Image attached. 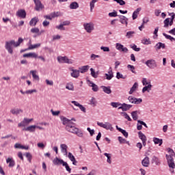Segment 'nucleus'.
I'll return each instance as SVG.
<instances>
[{
  "label": "nucleus",
  "instance_id": "09e8293b",
  "mask_svg": "<svg viewBox=\"0 0 175 175\" xmlns=\"http://www.w3.org/2000/svg\"><path fill=\"white\" fill-rule=\"evenodd\" d=\"M141 43H142V44H151V41L150 40V38H143Z\"/></svg>",
  "mask_w": 175,
  "mask_h": 175
},
{
  "label": "nucleus",
  "instance_id": "473e14b6",
  "mask_svg": "<svg viewBox=\"0 0 175 175\" xmlns=\"http://www.w3.org/2000/svg\"><path fill=\"white\" fill-rule=\"evenodd\" d=\"M140 10H142L141 8H137L136 10H135L133 13V20H136L137 18V16L139 15V13L140 12Z\"/></svg>",
  "mask_w": 175,
  "mask_h": 175
},
{
  "label": "nucleus",
  "instance_id": "8fccbe9b",
  "mask_svg": "<svg viewBox=\"0 0 175 175\" xmlns=\"http://www.w3.org/2000/svg\"><path fill=\"white\" fill-rule=\"evenodd\" d=\"M105 157H107V163L111 164V154L108 153H104Z\"/></svg>",
  "mask_w": 175,
  "mask_h": 175
},
{
  "label": "nucleus",
  "instance_id": "a878e982",
  "mask_svg": "<svg viewBox=\"0 0 175 175\" xmlns=\"http://www.w3.org/2000/svg\"><path fill=\"white\" fill-rule=\"evenodd\" d=\"M31 75H32V77L33 80H36V81H39L40 78L39 75H38V72L36 70H31L30 71Z\"/></svg>",
  "mask_w": 175,
  "mask_h": 175
},
{
  "label": "nucleus",
  "instance_id": "3c124183",
  "mask_svg": "<svg viewBox=\"0 0 175 175\" xmlns=\"http://www.w3.org/2000/svg\"><path fill=\"white\" fill-rule=\"evenodd\" d=\"M96 58H100V55H95L94 53H92L90 55V61H95V59H96Z\"/></svg>",
  "mask_w": 175,
  "mask_h": 175
},
{
  "label": "nucleus",
  "instance_id": "412c9836",
  "mask_svg": "<svg viewBox=\"0 0 175 175\" xmlns=\"http://www.w3.org/2000/svg\"><path fill=\"white\" fill-rule=\"evenodd\" d=\"M71 103H73V105H75V106H77V107H79L81 111L85 113V107H84V106L79 103L77 101L73 100L71 101Z\"/></svg>",
  "mask_w": 175,
  "mask_h": 175
},
{
  "label": "nucleus",
  "instance_id": "a211bd4d",
  "mask_svg": "<svg viewBox=\"0 0 175 175\" xmlns=\"http://www.w3.org/2000/svg\"><path fill=\"white\" fill-rule=\"evenodd\" d=\"M132 107V105H128L126 103L121 104V105L118 107V109H121L122 111H128L129 109Z\"/></svg>",
  "mask_w": 175,
  "mask_h": 175
},
{
  "label": "nucleus",
  "instance_id": "c85d7f7f",
  "mask_svg": "<svg viewBox=\"0 0 175 175\" xmlns=\"http://www.w3.org/2000/svg\"><path fill=\"white\" fill-rule=\"evenodd\" d=\"M88 69H90V66H88V65L80 67L79 68V73H85V72H88Z\"/></svg>",
  "mask_w": 175,
  "mask_h": 175
},
{
  "label": "nucleus",
  "instance_id": "4c0bfd02",
  "mask_svg": "<svg viewBox=\"0 0 175 175\" xmlns=\"http://www.w3.org/2000/svg\"><path fill=\"white\" fill-rule=\"evenodd\" d=\"M165 44H163L162 42H159L156 44L155 49L156 50H161V49H165Z\"/></svg>",
  "mask_w": 175,
  "mask_h": 175
},
{
  "label": "nucleus",
  "instance_id": "bb28decb",
  "mask_svg": "<svg viewBox=\"0 0 175 175\" xmlns=\"http://www.w3.org/2000/svg\"><path fill=\"white\" fill-rule=\"evenodd\" d=\"M105 76L107 80H111V79H113V77H114V75L113 74V70H109L108 71V73L105 74Z\"/></svg>",
  "mask_w": 175,
  "mask_h": 175
},
{
  "label": "nucleus",
  "instance_id": "393cba45",
  "mask_svg": "<svg viewBox=\"0 0 175 175\" xmlns=\"http://www.w3.org/2000/svg\"><path fill=\"white\" fill-rule=\"evenodd\" d=\"M31 43V41L30 40L29 42V47L27 48V50H33L34 49H38V47H40L41 45L40 43L36 44L33 45H32Z\"/></svg>",
  "mask_w": 175,
  "mask_h": 175
},
{
  "label": "nucleus",
  "instance_id": "1a4fd4ad",
  "mask_svg": "<svg viewBox=\"0 0 175 175\" xmlns=\"http://www.w3.org/2000/svg\"><path fill=\"white\" fill-rule=\"evenodd\" d=\"M68 70L71 72V77H73L74 79H79V77H80V70L75 69L74 67H70L68 68Z\"/></svg>",
  "mask_w": 175,
  "mask_h": 175
},
{
  "label": "nucleus",
  "instance_id": "a18cd8bd",
  "mask_svg": "<svg viewBox=\"0 0 175 175\" xmlns=\"http://www.w3.org/2000/svg\"><path fill=\"white\" fill-rule=\"evenodd\" d=\"M134 34H135V31H128L126 33V38H127V39H131V38H133Z\"/></svg>",
  "mask_w": 175,
  "mask_h": 175
},
{
  "label": "nucleus",
  "instance_id": "603ef678",
  "mask_svg": "<svg viewBox=\"0 0 175 175\" xmlns=\"http://www.w3.org/2000/svg\"><path fill=\"white\" fill-rule=\"evenodd\" d=\"M121 115L123 116V117H124L126 120H128L129 121H132V118H131V117L129 116V115H128V113H126V112H122Z\"/></svg>",
  "mask_w": 175,
  "mask_h": 175
},
{
  "label": "nucleus",
  "instance_id": "2f4dec72",
  "mask_svg": "<svg viewBox=\"0 0 175 175\" xmlns=\"http://www.w3.org/2000/svg\"><path fill=\"white\" fill-rule=\"evenodd\" d=\"M38 21L39 18L38 17H34L30 21L29 25H31V27H35Z\"/></svg>",
  "mask_w": 175,
  "mask_h": 175
},
{
  "label": "nucleus",
  "instance_id": "49530a36",
  "mask_svg": "<svg viewBox=\"0 0 175 175\" xmlns=\"http://www.w3.org/2000/svg\"><path fill=\"white\" fill-rule=\"evenodd\" d=\"M169 16H171L170 25L172 26V25H173V21H174V18H175V14H174V12L169 13Z\"/></svg>",
  "mask_w": 175,
  "mask_h": 175
},
{
  "label": "nucleus",
  "instance_id": "6e6552de",
  "mask_svg": "<svg viewBox=\"0 0 175 175\" xmlns=\"http://www.w3.org/2000/svg\"><path fill=\"white\" fill-rule=\"evenodd\" d=\"M97 125L101 128H104V129H107V131H113V125L109 122L105 123L98 122Z\"/></svg>",
  "mask_w": 175,
  "mask_h": 175
},
{
  "label": "nucleus",
  "instance_id": "c9c22d12",
  "mask_svg": "<svg viewBox=\"0 0 175 175\" xmlns=\"http://www.w3.org/2000/svg\"><path fill=\"white\" fill-rule=\"evenodd\" d=\"M91 76L94 77V79H98V76H99V72H95L94 68H90Z\"/></svg>",
  "mask_w": 175,
  "mask_h": 175
},
{
  "label": "nucleus",
  "instance_id": "de8ad7c7",
  "mask_svg": "<svg viewBox=\"0 0 175 175\" xmlns=\"http://www.w3.org/2000/svg\"><path fill=\"white\" fill-rule=\"evenodd\" d=\"M153 142L154 144H159V146H162V139H160L159 138H153Z\"/></svg>",
  "mask_w": 175,
  "mask_h": 175
},
{
  "label": "nucleus",
  "instance_id": "c756f323",
  "mask_svg": "<svg viewBox=\"0 0 175 175\" xmlns=\"http://www.w3.org/2000/svg\"><path fill=\"white\" fill-rule=\"evenodd\" d=\"M152 88V85L150 84L145 85V87L142 89V93L144 94V92H150L151 91V89Z\"/></svg>",
  "mask_w": 175,
  "mask_h": 175
},
{
  "label": "nucleus",
  "instance_id": "f03ea898",
  "mask_svg": "<svg viewBox=\"0 0 175 175\" xmlns=\"http://www.w3.org/2000/svg\"><path fill=\"white\" fill-rule=\"evenodd\" d=\"M23 42H24V40L22 38H19L18 42H16L14 40L6 42L5 49L10 54H13V48H12V46H14V47H18V46H20Z\"/></svg>",
  "mask_w": 175,
  "mask_h": 175
},
{
  "label": "nucleus",
  "instance_id": "72a5a7b5",
  "mask_svg": "<svg viewBox=\"0 0 175 175\" xmlns=\"http://www.w3.org/2000/svg\"><path fill=\"white\" fill-rule=\"evenodd\" d=\"M142 163L143 166L148 167V165H150V158H148V157H145L144 159L142 160Z\"/></svg>",
  "mask_w": 175,
  "mask_h": 175
},
{
  "label": "nucleus",
  "instance_id": "7ed1b4c3",
  "mask_svg": "<svg viewBox=\"0 0 175 175\" xmlns=\"http://www.w3.org/2000/svg\"><path fill=\"white\" fill-rule=\"evenodd\" d=\"M167 151L170 154H166V159L168 163L169 167L172 169H175V163H174V159H173V155H174V151L172 149L168 148Z\"/></svg>",
  "mask_w": 175,
  "mask_h": 175
},
{
  "label": "nucleus",
  "instance_id": "20e7f679",
  "mask_svg": "<svg viewBox=\"0 0 175 175\" xmlns=\"http://www.w3.org/2000/svg\"><path fill=\"white\" fill-rule=\"evenodd\" d=\"M83 27L87 33H92V31H95V24L92 22L84 23Z\"/></svg>",
  "mask_w": 175,
  "mask_h": 175
},
{
  "label": "nucleus",
  "instance_id": "aec40b11",
  "mask_svg": "<svg viewBox=\"0 0 175 175\" xmlns=\"http://www.w3.org/2000/svg\"><path fill=\"white\" fill-rule=\"evenodd\" d=\"M54 165H63V166H66V163L64 162V160L56 157L53 160Z\"/></svg>",
  "mask_w": 175,
  "mask_h": 175
},
{
  "label": "nucleus",
  "instance_id": "f8f14e48",
  "mask_svg": "<svg viewBox=\"0 0 175 175\" xmlns=\"http://www.w3.org/2000/svg\"><path fill=\"white\" fill-rule=\"evenodd\" d=\"M116 49L121 53H128V48L124 47V45H122V44L116 43Z\"/></svg>",
  "mask_w": 175,
  "mask_h": 175
},
{
  "label": "nucleus",
  "instance_id": "5fc2aeb1",
  "mask_svg": "<svg viewBox=\"0 0 175 175\" xmlns=\"http://www.w3.org/2000/svg\"><path fill=\"white\" fill-rule=\"evenodd\" d=\"M169 25H170V18H167L164 21V28H167V27H169Z\"/></svg>",
  "mask_w": 175,
  "mask_h": 175
},
{
  "label": "nucleus",
  "instance_id": "e2e57ef3",
  "mask_svg": "<svg viewBox=\"0 0 175 175\" xmlns=\"http://www.w3.org/2000/svg\"><path fill=\"white\" fill-rule=\"evenodd\" d=\"M40 31L39 30V28L38 27H35L31 29V32L32 33H38V35H40V33H39Z\"/></svg>",
  "mask_w": 175,
  "mask_h": 175
},
{
  "label": "nucleus",
  "instance_id": "864d4df0",
  "mask_svg": "<svg viewBox=\"0 0 175 175\" xmlns=\"http://www.w3.org/2000/svg\"><path fill=\"white\" fill-rule=\"evenodd\" d=\"M152 162H154L156 165H161V161L158 157L154 156L152 159Z\"/></svg>",
  "mask_w": 175,
  "mask_h": 175
},
{
  "label": "nucleus",
  "instance_id": "7c9ffc66",
  "mask_svg": "<svg viewBox=\"0 0 175 175\" xmlns=\"http://www.w3.org/2000/svg\"><path fill=\"white\" fill-rule=\"evenodd\" d=\"M137 87H139V83H137V82H135L132 86V88L130 89L129 94L130 95H132V94H133L134 92L136 91V89L137 88Z\"/></svg>",
  "mask_w": 175,
  "mask_h": 175
},
{
  "label": "nucleus",
  "instance_id": "ddd939ff",
  "mask_svg": "<svg viewBox=\"0 0 175 175\" xmlns=\"http://www.w3.org/2000/svg\"><path fill=\"white\" fill-rule=\"evenodd\" d=\"M87 82L89 87H92V91H94V92H98V91H99V88L98 87V85L94 83L92 81L90 80H88Z\"/></svg>",
  "mask_w": 175,
  "mask_h": 175
},
{
  "label": "nucleus",
  "instance_id": "9b49d317",
  "mask_svg": "<svg viewBox=\"0 0 175 175\" xmlns=\"http://www.w3.org/2000/svg\"><path fill=\"white\" fill-rule=\"evenodd\" d=\"M128 100L130 103H134V105H140L143 102L142 98H136L132 96H129Z\"/></svg>",
  "mask_w": 175,
  "mask_h": 175
},
{
  "label": "nucleus",
  "instance_id": "f704fd0d",
  "mask_svg": "<svg viewBox=\"0 0 175 175\" xmlns=\"http://www.w3.org/2000/svg\"><path fill=\"white\" fill-rule=\"evenodd\" d=\"M116 129L118 131H119V132H121V133H122L123 136H124V137H128V132H126V131L118 127V126H116Z\"/></svg>",
  "mask_w": 175,
  "mask_h": 175
},
{
  "label": "nucleus",
  "instance_id": "4be33fe9",
  "mask_svg": "<svg viewBox=\"0 0 175 175\" xmlns=\"http://www.w3.org/2000/svg\"><path fill=\"white\" fill-rule=\"evenodd\" d=\"M68 158L72 162V165H77V161H76V158H75V156L71 152H68Z\"/></svg>",
  "mask_w": 175,
  "mask_h": 175
},
{
  "label": "nucleus",
  "instance_id": "0eeeda50",
  "mask_svg": "<svg viewBox=\"0 0 175 175\" xmlns=\"http://www.w3.org/2000/svg\"><path fill=\"white\" fill-rule=\"evenodd\" d=\"M145 65H146V66H148L149 69H155V68H158V64H157V62L152 59L147 60L145 62Z\"/></svg>",
  "mask_w": 175,
  "mask_h": 175
},
{
  "label": "nucleus",
  "instance_id": "f257e3e1",
  "mask_svg": "<svg viewBox=\"0 0 175 175\" xmlns=\"http://www.w3.org/2000/svg\"><path fill=\"white\" fill-rule=\"evenodd\" d=\"M75 122H76V119L75 118L66 119V131L70 132V133L77 135L78 137H83L84 133H83V131L77 127H75V125H76V123Z\"/></svg>",
  "mask_w": 175,
  "mask_h": 175
},
{
  "label": "nucleus",
  "instance_id": "4d7b16f0",
  "mask_svg": "<svg viewBox=\"0 0 175 175\" xmlns=\"http://www.w3.org/2000/svg\"><path fill=\"white\" fill-rule=\"evenodd\" d=\"M111 106H112V107H114L115 109H117V107H118V108L120 107L121 103L112 102V103H111Z\"/></svg>",
  "mask_w": 175,
  "mask_h": 175
},
{
  "label": "nucleus",
  "instance_id": "f3484780",
  "mask_svg": "<svg viewBox=\"0 0 175 175\" xmlns=\"http://www.w3.org/2000/svg\"><path fill=\"white\" fill-rule=\"evenodd\" d=\"M16 16L21 18H25L27 17V12L24 10H18L16 12Z\"/></svg>",
  "mask_w": 175,
  "mask_h": 175
},
{
  "label": "nucleus",
  "instance_id": "680f3d73",
  "mask_svg": "<svg viewBox=\"0 0 175 175\" xmlns=\"http://www.w3.org/2000/svg\"><path fill=\"white\" fill-rule=\"evenodd\" d=\"M51 14L52 16V18H55V17H59V16H61V12H53Z\"/></svg>",
  "mask_w": 175,
  "mask_h": 175
},
{
  "label": "nucleus",
  "instance_id": "0e129e2a",
  "mask_svg": "<svg viewBox=\"0 0 175 175\" xmlns=\"http://www.w3.org/2000/svg\"><path fill=\"white\" fill-rule=\"evenodd\" d=\"M142 84L143 85H149V84H151V81H148L146 78H143Z\"/></svg>",
  "mask_w": 175,
  "mask_h": 175
},
{
  "label": "nucleus",
  "instance_id": "a19ab883",
  "mask_svg": "<svg viewBox=\"0 0 175 175\" xmlns=\"http://www.w3.org/2000/svg\"><path fill=\"white\" fill-rule=\"evenodd\" d=\"M118 141L120 144H128L129 146V142L126 141V139L122 138V137H118Z\"/></svg>",
  "mask_w": 175,
  "mask_h": 175
},
{
  "label": "nucleus",
  "instance_id": "423d86ee",
  "mask_svg": "<svg viewBox=\"0 0 175 175\" xmlns=\"http://www.w3.org/2000/svg\"><path fill=\"white\" fill-rule=\"evenodd\" d=\"M32 121H33V118H24L23 121L18 124V127L23 128L24 126H27V125H29Z\"/></svg>",
  "mask_w": 175,
  "mask_h": 175
},
{
  "label": "nucleus",
  "instance_id": "58836bf2",
  "mask_svg": "<svg viewBox=\"0 0 175 175\" xmlns=\"http://www.w3.org/2000/svg\"><path fill=\"white\" fill-rule=\"evenodd\" d=\"M98 0H92V1L90 3V12H92V10H94V8H95V3H96V1H98ZM104 1H109V0H104Z\"/></svg>",
  "mask_w": 175,
  "mask_h": 175
},
{
  "label": "nucleus",
  "instance_id": "5701e85b",
  "mask_svg": "<svg viewBox=\"0 0 175 175\" xmlns=\"http://www.w3.org/2000/svg\"><path fill=\"white\" fill-rule=\"evenodd\" d=\"M101 88L103 92H105V94H107L108 95H110V94H111V89L110 86L102 85Z\"/></svg>",
  "mask_w": 175,
  "mask_h": 175
},
{
  "label": "nucleus",
  "instance_id": "4468645a",
  "mask_svg": "<svg viewBox=\"0 0 175 175\" xmlns=\"http://www.w3.org/2000/svg\"><path fill=\"white\" fill-rule=\"evenodd\" d=\"M138 136L139 139L142 140L144 147H146V142H147V137L146 135L142 133V131L138 132Z\"/></svg>",
  "mask_w": 175,
  "mask_h": 175
},
{
  "label": "nucleus",
  "instance_id": "c03bdc74",
  "mask_svg": "<svg viewBox=\"0 0 175 175\" xmlns=\"http://www.w3.org/2000/svg\"><path fill=\"white\" fill-rule=\"evenodd\" d=\"M36 92H38L36 89L28 90L25 91V94L27 95H32V94H36Z\"/></svg>",
  "mask_w": 175,
  "mask_h": 175
},
{
  "label": "nucleus",
  "instance_id": "b1692460",
  "mask_svg": "<svg viewBox=\"0 0 175 175\" xmlns=\"http://www.w3.org/2000/svg\"><path fill=\"white\" fill-rule=\"evenodd\" d=\"M24 58H38V54L36 53H29L23 55Z\"/></svg>",
  "mask_w": 175,
  "mask_h": 175
},
{
  "label": "nucleus",
  "instance_id": "dca6fc26",
  "mask_svg": "<svg viewBox=\"0 0 175 175\" xmlns=\"http://www.w3.org/2000/svg\"><path fill=\"white\" fill-rule=\"evenodd\" d=\"M118 17L120 18V23L124 24L126 27H128V18L123 15H118Z\"/></svg>",
  "mask_w": 175,
  "mask_h": 175
},
{
  "label": "nucleus",
  "instance_id": "774afa93",
  "mask_svg": "<svg viewBox=\"0 0 175 175\" xmlns=\"http://www.w3.org/2000/svg\"><path fill=\"white\" fill-rule=\"evenodd\" d=\"M62 152H66V144H61L60 146Z\"/></svg>",
  "mask_w": 175,
  "mask_h": 175
},
{
  "label": "nucleus",
  "instance_id": "e433bc0d",
  "mask_svg": "<svg viewBox=\"0 0 175 175\" xmlns=\"http://www.w3.org/2000/svg\"><path fill=\"white\" fill-rule=\"evenodd\" d=\"M69 8H70V9H72V10H76V9L79 8V3L76 1H74L70 3Z\"/></svg>",
  "mask_w": 175,
  "mask_h": 175
},
{
  "label": "nucleus",
  "instance_id": "ea45409f",
  "mask_svg": "<svg viewBox=\"0 0 175 175\" xmlns=\"http://www.w3.org/2000/svg\"><path fill=\"white\" fill-rule=\"evenodd\" d=\"M57 61L59 64H65L66 62V57L59 56Z\"/></svg>",
  "mask_w": 175,
  "mask_h": 175
},
{
  "label": "nucleus",
  "instance_id": "39448f33",
  "mask_svg": "<svg viewBox=\"0 0 175 175\" xmlns=\"http://www.w3.org/2000/svg\"><path fill=\"white\" fill-rule=\"evenodd\" d=\"M36 129H40V131H42L43 130V128L33 124L28 126L27 127L23 129V131H26V132H30V133H33L34 132H36Z\"/></svg>",
  "mask_w": 175,
  "mask_h": 175
},
{
  "label": "nucleus",
  "instance_id": "bf43d9fd",
  "mask_svg": "<svg viewBox=\"0 0 175 175\" xmlns=\"http://www.w3.org/2000/svg\"><path fill=\"white\" fill-rule=\"evenodd\" d=\"M51 113H52V116L57 117V116H59V113H61V111H54L53 109H51Z\"/></svg>",
  "mask_w": 175,
  "mask_h": 175
},
{
  "label": "nucleus",
  "instance_id": "6e6d98bb",
  "mask_svg": "<svg viewBox=\"0 0 175 175\" xmlns=\"http://www.w3.org/2000/svg\"><path fill=\"white\" fill-rule=\"evenodd\" d=\"M116 79H123V80H125V79H126V76H124L122 74L118 72L116 73Z\"/></svg>",
  "mask_w": 175,
  "mask_h": 175
},
{
  "label": "nucleus",
  "instance_id": "69168bd1",
  "mask_svg": "<svg viewBox=\"0 0 175 175\" xmlns=\"http://www.w3.org/2000/svg\"><path fill=\"white\" fill-rule=\"evenodd\" d=\"M67 65H73L75 64V60L73 59L66 58Z\"/></svg>",
  "mask_w": 175,
  "mask_h": 175
},
{
  "label": "nucleus",
  "instance_id": "6ab92c4d",
  "mask_svg": "<svg viewBox=\"0 0 175 175\" xmlns=\"http://www.w3.org/2000/svg\"><path fill=\"white\" fill-rule=\"evenodd\" d=\"M10 113L15 116H18V114H22V113H24V111L20 108H16V109H12L10 110Z\"/></svg>",
  "mask_w": 175,
  "mask_h": 175
},
{
  "label": "nucleus",
  "instance_id": "37998d69",
  "mask_svg": "<svg viewBox=\"0 0 175 175\" xmlns=\"http://www.w3.org/2000/svg\"><path fill=\"white\" fill-rule=\"evenodd\" d=\"M66 89L70 91H75V86L73 85V83H68L66 85Z\"/></svg>",
  "mask_w": 175,
  "mask_h": 175
},
{
  "label": "nucleus",
  "instance_id": "9d476101",
  "mask_svg": "<svg viewBox=\"0 0 175 175\" xmlns=\"http://www.w3.org/2000/svg\"><path fill=\"white\" fill-rule=\"evenodd\" d=\"M35 3V10L37 12H40V10H43L44 9V5L42 4L40 0H33Z\"/></svg>",
  "mask_w": 175,
  "mask_h": 175
},
{
  "label": "nucleus",
  "instance_id": "2eb2a0df",
  "mask_svg": "<svg viewBox=\"0 0 175 175\" xmlns=\"http://www.w3.org/2000/svg\"><path fill=\"white\" fill-rule=\"evenodd\" d=\"M6 163H8V167H14L16 165V161H14L13 157H8L6 159Z\"/></svg>",
  "mask_w": 175,
  "mask_h": 175
},
{
  "label": "nucleus",
  "instance_id": "79ce46f5",
  "mask_svg": "<svg viewBox=\"0 0 175 175\" xmlns=\"http://www.w3.org/2000/svg\"><path fill=\"white\" fill-rule=\"evenodd\" d=\"M137 113H139V111H134L131 112V116L133 120H134V121H137V118H138Z\"/></svg>",
  "mask_w": 175,
  "mask_h": 175
},
{
  "label": "nucleus",
  "instance_id": "13d9d810",
  "mask_svg": "<svg viewBox=\"0 0 175 175\" xmlns=\"http://www.w3.org/2000/svg\"><path fill=\"white\" fill-rule=\"evenodd\" d=\"M127 69H129V70H131V72H132V73H136V71H135V66H134L129 64L127 66Z\"/></svg>",
  "mask_w": 175,
  "mask_h": 175
},
{
  "label": "nucleus",
  "instance_id": "052dcab7",
  "mask_svg": "<svg viewBox=\"0 0 175 175\" xmlns=\"http://www.w3.org/2000/svg\"><path fill=\"white\" fill-rule=\"evenodd\" d=\"M109 17H117L118 14H117V11L113 10V12H109L108 14Z\"/></svg>",
  "mask_w": 175,
  "mask_h": 175
},
{
  "label": "nucleus",
  "instance_id": "338daca9",
  "mask_svg": "<svg viewBox=\"0 0 175 175\" xmlns=\"http://www.w3.org/2000/svg\"><path fill=\"white\" fill-rule=\"evenodd\" d=\"M100 50L104 51V53H109L110 51V48L108 46H100Z\"/></svg>",
  "mask_w": 175,
  "mask_h": 175
},
{
  "label": "nucleus",
  "instance_id": "cd10ccee",
  "mask_svg": "<svg viewBox=\"0 0 175 175\" xmlns=\"http://www.w3.org/2000/svg\"><path fill=\"white\" fill-rule=\"evenodd\" d=\"M14 148H20L21 150H29V146H24L19 143H16L14 145Z\"/></svg>",
  "mask_w": 175,
  "mask_h": 175
}]
</instances>
